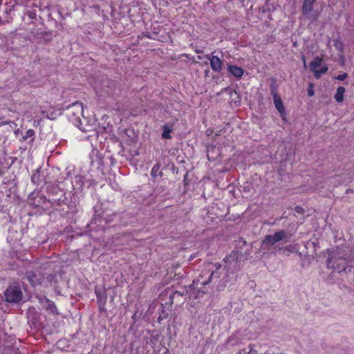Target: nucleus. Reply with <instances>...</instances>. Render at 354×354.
I'll list each match as a JSON object with an SVG mask.
<instances>
[{
    "label": "nucleus",
    "instance_id": "nucleus-1",
    "mask_svg": "<svg viewBox=\"0 0 354 354\" xmlns=\"http://www.w3.org/2000/svg\"><path fill=\"white\" fill-rule=\"evenodd\" d=\"M222 265L220 263H208L204 270L194 279L185 290L189 299H199L208 292L211 283H216L221 278Z\"/></svg>",
    "mask_w": 354,
    "mask_h": 354
},
{
    "label": "nucleus",
    "instance_id": "nucleus-2",
    "mask_svg": "<svg viewBox=\"0 0 354 354\" xmlns=\"http://www.w3.org/2000/svg\"><path fill=\"white\" fill-rule=\"evenodd\" d=\"M348 263V257L344 254L339 249L332 252L327 259L328 268L337 272L345 271Z\"/></svg>",
    "mask_w": 354,
    "mask_h": 354
},
{
    "label": "nucleus",
    "instance_id": "nucleus-3",
    "mask_svg": "<svg viewBox=\"0 0 354 354\" xmlns=\"http://www.w3.org/2000/svg\"><path fill=\"white\" fill-rule=\"evenodd\" d=\"M67 115L69 120L77 125L81 117L84 115V108L82 102H75L67 107Z\"/></svg>",
    "mask_w": 354,
    "mask_h": 354
},
{
    "label": "nucleus",
    "instance_id": "nucleus-4",
    "mask_svg": "<svg viewBox=\"0 0 354 354\" xmlns=\"http://www.w3.org/2000/svg\"><path fill=\"white\" fill-rule=\"evenodd\" d=\"M6 300L10 303H18L22 299V292L18 286H10L5 293Z\"/></svg>",
    "mask_w": 354,
    "mask_h": 354
},
{
    "label": "nucleus",
    "instance_id": "nucleus-5",
    "mask_svg": "<svg viewBox=\"0 0 354 354\" xmlns=\"http://www.w3.org/2000/svg\"><path fill=\"white\" fill-rule=\"evenodd\" d=\"M317 0H304L301 6V12L304 16L309 19L315 21L318 18V14L313 13V4Z\"/></svg>",
    "mask_w": 354,
    "mask_h": 354
},
{
    "label": "nucleus",
    "instance_id": "nucleus-6",
    "mask_svg": "<svg viewBox=\"0 0 354 354\" xmlns=\"http://www.w3.org/2000/svg\"><path fill=\"white\" fill-rule=\"evenodd\" d=\"M286 237V233L284 230H280L275 232L273 235H266L263 241V245H273Z\"/></svg>",
    "mask_w": 354,
    "mask_h": 354
},
{
    "label": "nucleus",
    "instance_id": "nucleus-7",
    "mask_svg": "<svg viewBox=\"0 0 354 354\" xmlns=\"http://www.w3.org/2000/svg\"><path fill=\"white\" fill-rule=\"evenodd\" d=\"M205 57L209 60L210 66L213 71L220 73L223 68V61L220 57L213 54H207Z\"/></svg>",
    "mask_w": 354,
    "mask_h": 354
},
{
    "label": "nucleus",
    "instance_id": "nucleus-8",
    "mask_svg": "<svg viewBox=\"0 0 354 354\" xmlns=\"http://www.w3.org/2000/svg\"><path fill=\"white\" fill-rule=\"evenodd\" d=\"M271 94L273 97V101L275 108L281 113V115H283V114H285V108L282 100L280 95L278 94L276 88H271Z\"/></svg>",
    "mask_w": 354,
    "mask_h": 354
},
{
    "label": "nucleus",
    "instance_id": "nucleus-9",
    "mask_svg": "<svg viewBox=\"0 0 354 354\" xmlns=\"http://www.w3.org/2000/svg\"><path fill=\"white\" fill-rule=\"evenodd\" d=\"M239 252L233 250L229 255L224 258L223 261L227 264V270L231 269V266L236 268L239 261Z\"/></svg>",
    "mask_w": 354,
    "mask_h": 354
},
{
    "label": "nucleus",
    "instance_id": "nucleus-10",
    "mask_svg": "<svg viewBox=\"0 0 354 354\" xmlns=\"http://www.w3.org/2000/svg\"><path fill=\"white\" fill-rule=\"evenodd\" d=\"M26 279L29 281L32 286L39 285L41 283V277L37 276V274L34 271H26Z\"/></svg>",
    "mask_w": 354,
    "mask_h": 354
},
{
    "label": "nucleus",
    "instance_id": "nucleus-11",
    "mask_svg": "<svg viewBox=\"0 0 354 354\" xmlns=\"http://www.w3.org/2000/svg\"><path fill=\"white\" fill-rule=\"evenodd\" d=\"M229 73L236 78H241L244 74V70L239 66L234 65L228 66Z\"/></svg>",
    "mask_w": 354,
    "mask_h": 354
},
{
    "label": "nucleus",
    "instance_id": "nucleus-12",
    "mask_svg": "<svg viewBox=\"0 0 354 354\" xmlns=\"http://www.w3.org/2000/svg\"><path fill=\"white\" fill-rule=\"evenodd\" d=\"M322 62L323 59L322 57L319 56L315 57L309 64L310 70L313 72L322 65Z\"/></svg>",
    "mask_w": 354,
    "mask_h": 354
},
{
    "label": "nucleus",
    "instance_id": "nucleus-13",
    "mask_svg": "<svg viewBox=\"0 0 354 354\" xmlns=\"http://www.w3.org/2000/svg\"><path fill=\"white\" fill-rule=\"evenodd\" d=\"M171 131H172L171 127L169 126L168 124H165L162 126V138L163 139H171Z\"/></svg>",
    "mask_w": 354,
    "mask_h": 354
},
{
    "label": "nucleus",
    "instance_id": "nucleus-14",
    "mask_svg": "<svg viewBox=\"0 0 354 354\" xmlns=\"http://www.w3.org/2000/svg\"><path fill=\"white\" fill-rule=\"evenodd\" d=\"M345 88L343 86H339L337 88L336 93L335 95V99L337 102H342L344 100V94L345 93Z\"/></svg>",
    "mask_w": 354,
    "mask_h": 354
},
{
    "label": "nucleus",
    "instance_id": "nucleus-15",
    "mask_svg": "<svg viewBox=\"0 0 354 354\" xmlns=\"http://www.w3.org/2000/svg\"><path fill=\"white\" fill-rule=\"evenodd\" d=\"M47 303H48V306H47L46 308L48 310H50V313H53V315H58L59 312L56 307L55 304L53 301H50L48 299L47 300Z\"/></svg>",
    "mask_w": 354,
    "mask_h": 354
},
{
    "label": "nucleus",
    "instance_id": "nucleus-16",
    "mask_svg": "<svg viewBox=\"0 0 354 354\" xmlns=\"http://www.w3.org/2000/svg\"><path fill=\"white\" fill-rule=\"evenodd\" d=\"M328 68L327 66H323L321 69H316L313 71L314 76L316 79H319L321 76L328 71Z\"/></svg>",
    "mask_w": 354,
    "mask_h": 354
},
{
    "label": "nucleus",
    "instance_id": "nucleus-17",
    "mask_svg": "<svg viewBox=\"0 0 354 354\" xmlns=\"http://www.w3.org/2000/svg\"><path fill=\"white\" fill-rule=\"evenodd\" d=\"M35 134V133L33 129H28L26 131L25 134L23 136V139L24 140H26L28 138H31L30 142H32L34 140Z\"/></svg>",
    "mask_w": 354,
    "mask_h": 354
},
{
    "label": "nucleus",
    "instance_id": "nucleus-18",
    "mask_svg": "<svg viewBox=\"0 0 354 354\" xmlns=\"http://www.w3.org/2000/svg\"><path fill=\"white\" fill-rule=\"evenodd\" d=\"M32 182L35 184L39 185L41 183L40 179V174L39 170H37L35 173L32 174L31 176Z\"/></svg>",
    "mask_w": 354,
    "mask_h": 354
},
{
    "label": "nucleus",
    "instance_id": "nucleus-19",
    "mask_svg": "<svg viewBox=\"0 0 354 354\" xmlns=\"http://www.w3.org/2000/svg\"><path fill=\"white\" fill-rule=\"evenodd\" d=\"M183 295H184V292L183 293H181L179 291H175L172 295H170V300H171V304H174V300L177 298V297H183Z\"/></svg>",
    "mask_w": 354,
    "mask_h": 354
},
{
    "label": "nucleus",
    "instance_id": "nucleus-20",
    "mask_svg": "<svg viewBox=\"0 0 354 354\" xmlns=\"http://www.w3.org/2000/svg\"><path fill=\"white\" fill-rule=\"evenodd\" d=\"M307 93H308V95L309 97H312V96L314 95V94H315L314 84L313 83H310L308 84V90H307Z\"/></svg>",
    "mask_w": 354,
    "mask_h": 354
},
{
    "label": "nucleus",
    "instance_id": "nucleus-21",
    "mask_svg": "<svg viewBox=\"0 0 354 354\" xmlns=\"http://www.w3.org/2000/svg\"><path fill=\"white\" fill-rule=\"evenodd\" d=\"M348 77V74L346 73H344L342 74L338 75L335 77V79L339 81H344Z\"/></svg>",
    "mask_w": 354,
    "mask_h": 354
},
{
    "label": "nucleus",
    "instance_id": "nucleus-22",
    "mask_svg": "<svg viewBox=\"0 0 354 354\" xmlns=\"http://www.w3.org/2000/svg\"><path fill=\"white\" fill-rule=\"evenodd\" d=\"M5 167L4 163L0 160V176H3L8 171Z\"/></svg>",
    "mask_w": 354,
    "mask_h": 354
},
{
    "label": "nucleus",
    "instance_id": "nucleus-23",
    "mask_svg": "<svg viewBox=\"0 0 354 354\" xmlns=\"http://www.w3.org/2000/svg\"><path fill=\"white\" fill-rule=\"evenodd\" d=\"M8 159L11 160V162L10 164H8L7 166L5 167V169H9L10 168V167L15 163V162L17 160V158L16 157H12V156H10Z\"/></svg>",
    "mask_w": 354,
    "mask_h": 354
},
{
    "label": "nucleus",
    "instance_id": "nucleus-24",
    "mask_svg": "<svg viewBox=\"0 0 354 354\" xmlns=\"http://www.w3.org/2000/svg\"><path fill=\"white\" fill-rule=\"evenodd\" d=\"M159 169L160 166L158 165H156L155 166H153L151 172V176H156V172L159 170Z\"/></svg>",
    "mask_w": 354,
    "mask_h": 354
},
{
    "label": "nucleus",
    "instance_id": "nucleus-25",
    "mask_svg": "<svg viewBox=\"0 0 354 354\" xmlns=\"http://www.w3.org/2000/svg\"><path fill=\"white\" fill-rule=\"evenodd\" d=\"M96 296H97V301H98L99 303L102 302L103 304H105V302L106 301V297H104L103 298V299H102V298L100 295V292H96Z\"/></svg>",
    "mask_w": 354,
    "mask_h": 354
},
{
    "label": "nucleus",
    "instance_id": "nucleus-26",
    "mask_svg": "<svg viewBox=\"0 0 354 354\" xmlns=\"http://www.w3.org/2000/svg\"><path fill=\"white\" fill-rule=\"evenodd\" d=\"M335 46L339 50H342L343 44L341 41L336 40L335 41Z\"/></svg>",
    "mask_w": 354,
    "mask_h": 354
},
{
    "label": "nucleus",
    "instance_id": "nucleus-27",
    "mask_svg": "<svg viewBox=\"0 0 354 354\" xmlns=\"http://www.w3.org/2000/svg\"><path fill=\"white\" fill-rule=\"evenodd\" d=\"M295 211L299 214H301L304 212V209L301 207L297 206L295 207Z\"/></svg>",
    "mask_w": 354,
    "mask_h": 354
},
{
    "label": "nucleus",
    "instance_id": "nucleus-28",
    "mask_svg": "<svg viewBox=\"0 0 354 354\" xmlns=\"http://www.w3.org/2000/svg\"><path fill=\"white\" fill-rule=\"evenodd\" d=\"M8 159H4V162H3V163H4V166H7V165H8V164H10V162H8Z\"/></svg>",
    "mask_w": 354,
    "mask_h": 354
},
{
    "label": "nucleus",
    "instance_id": "nucleus-29",
    "mask_svg": "<svg viewBox=\"0 0 354 354\" xmlns=\"http://www.w3.org/2000/svg\"><path fill=\"white\" fill-rule=\"evenodd\" d=\"M10 122H1L0 123V127L3 124H9Z\"/></svg>",
    "mask_w": 354,
    "mask_h": 354
},
{
    "label": "nucleus",
    "instance_id": "nucleus-30",
    "mask_svg": "<svg viewBox=\"0 0 354 354\" xmlns=\"http://www.w3.org/2000/svg\"><path fill=\"white\" fill-rule=\"evenodd\" d=\"M290 248V246H289V245H288V246H286V250H289V248Z\"/></svg>",
    "mask_w": 354,
    "mask_h": 354
},
{
    "label": "nucleus",
    "instance_id": "nucleus-31",
    "mask_svg": "<svg viewBox=\"0 0 354 354\" xmlns=\"http://www.w3.org/2000/svg\"><path fill=\"white\" fill-rule=\"evenodd\" d=\"M168 352H169V351H168V350H167V349H166L165 352L163 354H167V353H168Z\"/></svg>",
    "mask_w": 354,
    "mask_h": 354
},
{
    "label": "nucleus",
    "instance_id": "nucleus-32",
    "mask_svg": "<svg viewBox=\"0 0 354 354\" xmlns=\"http://www.w3.org/2000/svg\"><path fill=\"white\" fill-rule=\"evenodd\" d=\"M198 58L199 59H201V56H198Z\"/></svg>",
    "mask_w": 354,
    "mask_h": 354
},
{
    "label": "nucleus",
    "instance_id": "nucleus-33",
    "mask_svg": "<svg viewBox=\"0 0 354 354\" xmlns=\"http://www.w3.org/2000/svg\"><path fill=\"white\" fill-rule=\"evenodd\" d=\"M303 59H304V62H305V57H303Z\"/></svg>",
    "mask_w": 354,
    "mask_h": 354
}]
</instances>
